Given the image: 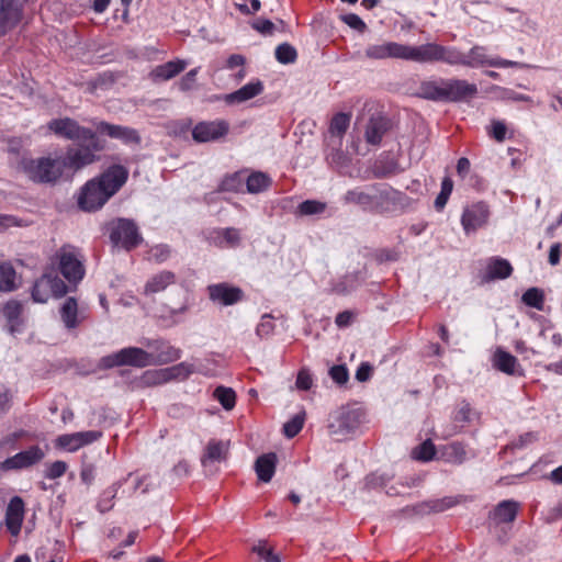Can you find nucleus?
I'll return each mask as SVG.
<instances>
[{
  "label": "nucleus",
  "mask_w": 562,
  "mask_h": 562,
  "mask_svg": "<svg viewBox=\"0 0 562 562\" xmlns=\"http://www.w3.org/2000/svg\"><path fill=\"white\" fill-rule=\"evenodd\" d=\"M175 282L176 274L173 272L168 270L160 271L148 279L144 286V293L146 295H153L162 292Z\"/></svg>",
  "instance_id": "obj_26"
},
{
  "label": "nucleus",
  "mask_w": 562,
  "mask_h": 562,
  "mask_svg": "<svg viewBox=\"0 0 562 562\" xmlns=\"http://www.w3.org/2000/svg\"><path fill=\"white\" fill-rule=\"evenodd\" d=\"M91 164L92 155L89 150L66 149L64 157L24 158L21 161V169L34 183L56 184L61 179H70Z\"/></svg>",
  "instance_id": "obj_1"
},
{
  "label": "nucleus",
  "mask_w": 562,
  "mask_h": 562,
  "mask_svg": "<svg viewBox=\"0 0 562 562\" xmlns=\"http://www.w3.org/2000/svg\"><path fill=\"white\" fill-rule=\"evenodd\" d=\"M273 328L274 324L272 322V317L270 315H263L256 328V333L260 337H267L272 333Z\"/></svg>",
  "instance_id": "obj_61"
},
{
  "label": "nucleus",
  "mask_w": 562,
  "mask_h": 562,
  "mask_svg": "<svg viewBox=\"0 0 562 562\" xmlns=\"http://www.w3.org/2000/svg\"><path fill=\"white\" fill-rule=\"evenodd\" d=\"M513 273V267L507 259L501 257L490 258L483 279L485 281H493L497 279H506Z\"/></svg>",
  "instance_id": "obj_24"
},
{
  "label": "nucleus",
  "mask_w": 562,
  "mask_h": 562,
  "mask_svg": "<svg viewBox=\"0 0 562 562\" xmlns=\"http://www.w3.org/2000/svg\"><path fill=\"white\" fill-rule=\"evenodd\" d=\"M67 464L64 461L53 462L46 470L45 476L49 480H55L65 474Z\"/></svg>",
  "instance_id": "obj_60"
},
{
  "label": "nucleus",
  "mask_w": 562,
  "mask_h": 562,
  "mask_svg": "<svg viewBox=\"0 0 562 562\" xmlns=\"http://www.w3.org/2000/svg\"><path fill=\"white\" fill-rule=\"evenodd\" d=\"M213 396L226 411H231L235 406L236 393L232 387L217 386L214 390Z\"/></svg>",
  "instance_id": "obj_41"
},
{
  "label": "nucleus",
  "mask_w": 562,
  "mask_h": 562,
  "mask_svg": "<svg viewBox=\"0 0 562 562\" xmlns=\"http://www.w3.org/2000/svg\"><path fill=\"white\" fill-rule=\"evenodd\" d=\"M462 65L471 68L490 66L497 68H522L524 64L501 57H491L484 46L474 45L468 54L453 47L452 66Z\"/></svg>",
  "instance_id": "obj_4"
},
{
  "label": "nucleus",
  "mask_w": 562,
  "mask_h": 562,
  "mask_svg": "<svg viewBox=\"0 0 562 562\" xmlns=\"http://www.w3.org/2000/svg\"><path fill=\"white\" fill-rule=\"evenodd\" d=\"M304 425V413L294 415L283 425V434L288 438L295 437Z\"/></svg>",
  "instance_id": "obj_50"
},
{
  "label": "nucleus",
  "mask_w": 562,
  "mask_h": 562,
  "mask_svg": "<svg viewBox=\"0 0 562 562\" xmlns=\"http://www.w3.org/2000/svg\"><path fill=\"white\" fill-rule=\"evenodd\" d=\"M521 301L530 307L538 311H543L544 307V294L543 291L538 288L528 289L521 296Z\"/></svg>",
  "instance_id": "obj_40"
},
{
  "label": "nucleus",
  "mask_w": 562,
  "mask_h": 562,
  "mask_svg": "<svg viewBox=\"0 0 562 562\" xmlns=\"http://www.w3.org/2000/svg\"><path fill=\"white\" fill-rule=\"evenodd\" d=\"M247 192L257 194L266 191L271 186V178L262 171L251 172L245 180Z\"/></svg>",
  "instance_id": "obj_32"
},
{
  "label": "nucleus",
  "mask_w": 562,
  "mask_h": 562,
  "mask_svg": "<svg viewBox=\"0 0 562 562\" xmlns=\"http://www.w3.org/2000/svg\"><path fill=\"white\" fill-rule=\"evenodd\" d=\"M44 457L45 453L38 446H32L31 448L5 459L0 463V468L4 471L20 470L38 463Z\"/></svg>",
  "instance_id": "obj_16"
},
{
  "label": "nucleus",
  "mask_w": 562,
  "mask_h": 562,
  "mask_svg": "<svg viewBox=\"0 0 562 562\" xmlns=\"http://www.w3.org/2000/svg\"><path fill=\"white\" fill-rule=\"evenodd\" d=\"M128 170L121 165L110 166L98 178L91 179L80 189L78 207L85 212L100 210L127 181Z\"/></svg>",
  "instance_id": "obj_2"
},
{
  "label": "nucleus",
  "mask_w": 562,
  "mask_h": 562,
  "mask_svg": "<svg viewBox=\"0 0 562 562\" xmlns=\"http://www.w3.org/2000/svg\"><path fill=\"white\" fill-rule=\"evenodd\" d=\"M24 519V502L20 496H14L10 499L5 510V527L10 533L16 537L22 527Z\"/></svg>",
  "instance_id": "obj_19"
},
{
  "label": "nucleus",
  "mask_w": 562,
  "mask_h": 562,
  "mask_svg": "<svg viewBox=\"0 0 562 562\" xmlns=\"http://www.w3.org/2000/svg\"><path fill=\"white\" fill-rule=\"evenodd\" d=\"M153 349L154 366L173 362L181 357V350L164 340H154L147 344Z\"/></svg>",
  "instance_id": "obj_20"
},
{
  "label": "nucleus",
  "mask_w": 562,
  "mask_h": 562,
  "mask_svg": "<svg viewBox=\"0 0 562 562\" xmlns=\"http://www.w3.org/2000/svg\"><path fill=\"white\" fill-rule=\"evenodd\" d=\"M21 313L22 305L18 301H10L3 307V314L11 324H14L19 321Z\"/></svg>",
  "instance_id": "obj_54"
},
{
  "label": "nucleus",
  "mask_w": 562,
  "mask_h": 562,
  "mask_svg": "<svg viewBox=\"0 0 562 562\" xmlns=\"http://www.w3.org/2000/svg\"><path fill=\"white\" fill-rule=\"evenodd\" d=\"M23 225V221L14 215L0 214V233H3L12 227H20Z\"/></svg>",
  "instance_id": "obj_59"
},
{
  "label": "nucleus",
  "mask_w": 562,
  "mask_h": 562,
  "mask_svg": "<svg viewBox=\"0 0 562 562\" xmlns=\"http://www.w3.org/2000/svg\"><path fill=\"white\" fill-rule=\"evenodd\" d=\"M488 217L490 209L484 202H477L464 207L461 224L465 234H470L483 227L487 223Z\"/></svg>",
  "instance_id": "obj_13"
},
{
  "label": "nucleus",
  "mask_w": 562,
  "mask_h": 562,
  "mask_svg": "<svg viewBox=\"0 0 562 562\" xmlns=\"http://www.w3.org/2000/svg\"><path fill=\"white\" fill-rule=\"evenodd\" d=\"M244 180L245 178L241 172H235L226 176L222 180L220 188L222 191L238 192L243 188Z\"/></svg>",
  "instance_id": "obj_48"
},
{
  "label": "nucleus",
  "mask_w": 562,
  "mask_h": 562,
  "mask_svg": "<svg viewBox=\"0 0 562 562\" xmlns=\"http://www.w3.org/2000/svg\"><path fill=\"white\" fill-rule=\"evenodd\" d=\"M15 289V270L10 263L0 265V291L10 292Z\"/></svg>",
  "instance_id": "obj_38"
},
{
  "label": "nucleus",
  "mask_w": 562,
  "mask_h": 562,
  "mask_svg": "<svg viewBox=\"0 0 562 562\" xmlns=\"http://www.w3.org/2000/svg\"><path fill=\"white\" fill-rule=\"evenodd\" d=\"M359 409L340 407L333 412L328 418V434L336 441H344L352 437L361 424Z\"/></svg>",
  "instance_id": "obj_5"
},
{
  "label": "nucleus",
  "mask_w": 562,
  "mask_h": 562,
  "mask_svg": "<svg viewBox=\"0 0 562 562\" xmlns=\"http://www.w3.org/2000/svg\"><path fill=\"white\" fill-rule=\"evenodd\" d=\"M131 366L145 368L154 366L153 355L137 347L122 348L116 352L106 355L99 360L98 367L102 370L114 367Z\"/></svg>",
  "instance_id": "obj_6"
},
{
  "label": "nucleus",
  "mask_w": 562,
  "mask_h": 562,
  "mask_svg": "<svg viewBox=\"0 0 562 562\" xmlns=\"http://www.w3.org/2000/svg\"><path fill=\"white\" fill-rule=\"evenodd\" d=\"M22 18V8L16 0H0V36L14 29Z\"/></svg>",
  "instance_id": "obj_17"
},
{
  "label": "nucleus",
  "mask_w": 562,
  "mask_h": 562,
  "mask_svg": "<svg viewBox=\"0 0 562 562\" xmlns=\"http://www.w3.org/2000/svg\"><path fill=\"white\" fill-rule=\"evenodd\" d=\"M397 164L394 160L383 162L382 160L376 161L375 175L378 178H385L396 172Z\"/></svg>",
  "instance_id": "obj_55"
},
{
  "label": "nucleus",
  "mask_w": 562,
  "mask_h": 562,
  "mask_svg": "<svg viewBox=\"0 0 562 562\" xmlns=\"http://www.w3.org/2000/svg\"><path fill=\"white\" fill-rule=\"evenodd\" d=\"M216 239L220 246L237 247L240 244L239 229L235 227L222 228L216 232Z\"/></svg>",
  "instance_id": "obj_37"
},
{
  "label": "nucleus",
  "mask_w": 562,
  "mask_h": 562,
  "mask_svg": "<svg viewBox=\"0 0 562 562\" xmlns=\"http://www.w3.org/2000/svg\"><path fill=\"white\" fill-rule=\"evenodd\" d=\"M56 446L69 452H74L82 447V441L79 440L77 432L65 434L56 439Z\"/></svg>",
  "instance_id": "obj_46"
},
{
  "label": "nucleus",
  "mask_w": 562,
  "mask_h": 562,
  "mask_svg": "<svg viewBox=\"0 0 562 562\" xmlns=\"http://www.w3.org/2000/svg\"><path fill=\"white\" fill-rule=\"evenodd\" d=\"M276 59L283 65L293 64L297 58L296 49L289 43H282L277 46Z\"/></svg>",
  "instance_id": "obj_44"
},
{
  "label": "nucleus",
  "mask_w": 562,
  "mask_h": 562,
  "mask_svg": "<svg viewBox=\"0 0 562 562\" xmlns=\"http://www.w3.org/2000/svg\"><path fill=\"white\" fill-rule=\"evenodd\" d=\"M445 101L465 102L477 94L475 83H470L463 79H445Z\"/></svg>",
  "instance_id": "obj_14"
},
{
  "label": "nucleus",
  "mask_w": 562,
  "mask_h": 562,
  "mask_svg": "<svg viewBox=\"0 0 562 562\" xmlns=\"http://www.w3.org/2000/svg\"><path fill=\"white\" fill-rule=\"evenodd\" d=\"M378 184L356 187L348 190L341 198L344 204H353L363 211H375Z\"/></svg>",
  "instance_id": "obj_12"
},
{
  "label": "nucleus",
  "mask_w": 562,
  "mask_h": 562,
  "mask_svg": "<svg viewBox=\"0 0 562 562\" xmlns=\"http://www.w3.org/2000/svg\"><path fill=\"white\" fill-rule=\"evenodd\" d=\"M123 481H117L102 492L97 503V509L100 513H106L114 506L113 499L115 498L119 488L122 486Z\"/></svg>",
  "instance_id": "obj_34"
},
{
  "label": "nucleus",
  "mask_w": 562,
  "mask_h": 562,
  "mask_svg": "<svg viewBox=\"0 0 562 562\" xmlns=\"http://www.w3.org/2000/svg\"><path fill=\"white\" fill-rule=\"evenodd\" d=\"M296 387L299 390L307 391L312 387L313 379L308 371L301 370L296 378Z\"/></svg>",
  "instance_id": "obj_64"
},
{
  "label": "nucleus",
  "mask_w": 562,
  "mask_h": 562,
  "mask_svg": "<svg viewBox=\"0 0 562 562\" xmlns=\"http://www.w3.org/2000/svg\"><path fill=\"white\" fill-rule=\"evenodd\" d=\"M142 381L145 385H157L168 382L166 368L144 372Z\"/></svg>",
  "instance_id": "obj_51"
},
{
  "label": "nucleus",
  "mask_w": 562,
  "mask_h": 562,
  "mask_svg": "<svg viewBox=\"0 0 562 562\" xmlns=\"http://www.w3.org/2000/svg\"><path fill=\"white\" fill-rule=\"evenodd\" d=\"M251 26L262 35H271L274 31V24L268 19H257Z\"/></svg>",
  "instance_id": "obj_63"
},
{
  "label": "nucleus",
  "mask_w": 562,
  "mask_h": 562,
  "mask_svg": "<svg viewBox=\"0 0 562 562\" xmlns=\"http://www.w3.org/2000/svg\"><path fill=\"white\" fill-rule=\"evenodd\" d=\"M507 127L504 122L498 120H493L491 123V131L488 132L490 136H492L496 142L502 143L506 138Z\"/></svg>",
  "instance_id": "obj_56"
},
{
  "label": "nucleus",
  "mask_w": 562,
  "mask_h": 562,
  "mask_svg": "<svg viewBox=\"0 0 562 562\" xmlns=\"http://www.w3.org/2000/svg\"><path fill=\"white\" fill-rule=\"evenodd\" d=\"M194 371V368L192 364L190 363H187V362H181V363H178L176 366H172V367H169V368H166V373H167V378H168V381H171V380H186L187 378L190 376V374H192Z\"/></svg>",
  "instance_id": "obj_43"
},
{
  "label": "nucleus",
  "mask_w": 562,
  "mask_h": 562,
  "mask_svg": "<svg viewBox=\"0 0 562 562\" xmlns=\"http://www.w3.org/2000/svg\"><path fill=\"white\" fill-rule=\"evenodd\" d=\"M228 450L227 443L224 441L211 440L205 449V453L202 458L203 467H206L209 462H220L226 458Z\"/></svg>",
  "instance_id": "obj_33"
},
{
  "label": "nucleus",
  "mask_w": 562,
  "mask_h": 562,
  "mask_svg": "<svg viewBox=\"0 0 562 562\" xmlns=\"http://www.w3.org/2000/svg\"><path fill=\"white\" fill-rule=\"evenodd\" d=\"M519 503L513 499L502 501L497 504L490 517L496 522H513L516 519Z\"/></svg>",
  "instance_id": "obj_30"
},
{
  "label": "nucleus",
  "mask_w": 562,
  "mask_h": 562,
  "mask_svg": "<svg viewBox=\"0 0 562 562\" xmlns=\"http://www.w3.org/2000/svg\"><path fill=\"white\" fill-rule=\"evenodd\" d=\"M436 448L435 445L430 439L425 440L423 443L417 446L413 452L412 456L414 459L419 461H430L435 457Z\"/></svg>",
  "instance_id": "obj_45"
},
{
  "label": "nucleus",
  "mask_w": 562,
  "mask_h": 562,
  "mask_svg": "<svg viewBox=\"0 0 562 562\" xmlns=\"http://www.w3.org/2000/svg\"><path fill=\"white\" fill-rule=\"evenodd\" d=\"M445 79L425 80L418 88L417 95L431 101H445Z\"/></svg>",
  "instance_id": "obj_29"
},
{
  "label": "nucleus",
  "mask_w": 562,
  "mask_h": 562,
  "mask_svg": "<svg viewBox=\"0 0 562 562\" xmlns=\"http://www.w3.org/2000/svg\"><path fill=\"white\" fill-rule=\"evenodd\" d=\"M341 20L349 27H351L360 33L364 32L367 29L366 23L362 21V19L358 14H355V13L345 14V15H341Z\"/></svg>",
  "instance_id": "obj_57"
},
{
  "label": "nucleus",
  "mask_w": 562,
  "mask_h": 562,
  "mask_svg": "<svg viewBox=\"0 0 562 562\" xmlns=\"http://www.w3.org/2000/svg\"><path fill=\"white\" fill-rule=\"evenodd\" d=\"M58 269L69 283H78L85 276V268L79 252L72 246H63L58 252Z\"/></svg>",
  "instance_id": "obj_8"
},
{
  "label": "nucleus",
  "mask_w": 562,
  "mask_h": 562,
  "mask_svg": "<svg viewBox=\"0 0 562 562\" xmlns=\"http://www.w3.org/2000/svg\"><path fill=\"white\" fill-rule=\"evenodd\" d=\"M229 132V124L225 120L202 121L192 128V138L195 143L216 142Z\"/></svg>",
  "instance_id": "obj_11"
},
{
  "label": "nucleus",
  "mask_w": 562,
  "mask_h": 562,
  "mask_svg": "<svg viewBox=\"0 0 562 562\" xmlns=\"http://www.w3.org/2000/svg\"><path fill=\"white\" fill-rule=\"evenodd\" d=\"M44 277H47V281H49V293L55 297H63L68 292V286L66 283L58 278L57 276H52L45 273Z\"/></svg>",
  "instance_id": "obj_52"
},
{
  "label": "nucleus",
  "mask_w": 562,
  "mask_h": 562,
  "mask_svg": "<svg viewBox=\"0 0 562 562\" xmlns=\"http://www.w3.org/2000/svg\"><path fill=\"white\" fill-rule=\"evenodd\" d=\"M443 457L449 463L462 464L468 458L465 446L458 441L451 442L445 447Z\"/></svg>",
  "instance_id": "obj_35"
},
{
  "label": "nucleus",
  "mask_w": 562,
  "mask_h": 562,
  "mask_svg": "<svg viewBox=\"0 0 562 562\" xmlns=\"http://www.w3.org/2000/svg\"><path fill=\"white\" fill-rule=\"evenodd\" d=\"M488 91L491 93H494L495 98L498 100H502V101H508V100L517 101V102H531L532 101L531 97H529L527 94H521V93L514 91L513 89L504 88V87L496 86V85L491 86Z\"/></svg>",
  "instance_id": "obj_36"
},
{
  "label": "nucleus",
  "mask_w": 562,
  "mask_h": 562,
  "mask_svg": "<svg viewBox=\"0 0 562 562\" xmlns=\"http://www.w3.org/2000/svg\"><path fill=\"white\" fill-rule=\"evenodd\" d=\"M207 293L212 302L223 306L234 305L244 299V291L240 288L226 282L210 284Z\"/></svg>",
  "instance_id": "obj_15"
},
{
  "label": "nucleus",
  "mask_w": 562,
  "mask_h": 562,
  "mask_svg": "<svg viewBox=\"0 0 562 562\" xmlns=\"http://www.w3.org/2000/svg\"><path fill=\"white\" fill-rule=\"evenodd\" d=\"M452 57L453 47L437 43H426L418 46L404 44L403 60L420 64L441 61L452 66Z\"/></svg>",
  "instance_id": "obj_7"
},
{
  "label": "nucleus",
  "mask_w": 562,
  "mask_h": 562,
  "mask_svg": "<svg viewBox=\"0 0 562 562\" xmlns=\"http://www.w3.org/2000/svg\"><path fill=\"white\" fill-rule=\"evenodd\" d=\"M277 461V454L273 452L265 453L257 458L255 471L261 482L268 483L271 481L276 472Z\"/></svg>",
  "instance_id": "obj_27"
},
{
  "label": "nucleus",
  "mask_w": 562,
  "mask_h": 562,
  "mask_svg": "<svg viewBox=\"0 0 562 562\" xmlns=\"http://www.w3.org/2000/svg\"><path fill=\"white\" fill-rule=\"evenodd\" d=\"M32 299L36 303H46L50 296L49 281L44 274L37 279L32 288Z\"/></svg>",
  "instance_id": "obj_39"
},
{
  "label": "nucleus",
  "mask_w": 562,
  "mask_h": 562,
  "mask_svg": "<svg viewBox=\"0 0 562 562\" xmlns=\"http://www.w3.org/2000/svg\"><path fill=\"white\" fill-rule=\"evenodd\" d=\"M493 367L508 375H522L524 370L518 359L502 348H497L493 356Z\"/></svg>",
  "instance_id": "obj_21"
},
{
  "label": "nucleus",
  "mask_w": 562,
  "mask_h": 562,
  "mask_svg": "<svg viewBox=\"0 0 562 562\" xmlns=\"http://www.w3.org/2000/svg\"><path fill=\"white\" fill-rule=\"evenodd\" d=\"M60 318L67 329H75L79 326L78 303L75 297H67L59 307Z\"/></svg>",
  "instance_id": "obj_31"
},
{
  "label": "nucleus",
  "mask_w": 562,
  "mask_h": 562,
  "mask_svg": "<svg viewBox=\"0 0 562 562\" xmlns=\"http://www.w3.org/2000/svg\"><path fill=\"white\" fill-rule=\"evenodd\" d=\"M414 200L404 192L393 189L392 187L378 184L376 207L379 212H395L409 209L414 204Z\"/></svg>",
  "instance_id": "obj_9"
},
{
  "label": "nucleus",
  "mask_w": 562,
  "mask_h": 562,
  "mask_svg": "<svg viewBox=\"0 0 562 562\" xmlns=\"http://www.w3.org/2000/svg\"><path fill=\"white\" fill-rule=\"evenodd\" d=\"M452 189L453 181L449 177L443 178L441 182L440 192L435 200V207L438 211L442 210L446 206L448 199L452 192Z\"/></svg>",
  "instance_id": "obj_49"
},
{
  "label": "nucleus",
  "mask_w": 562,
  "mask_h": 562,
  "mask_svg": "<svg viewBox=\"0 0 562 562\" xmlns=\"http://www.w3.org/2000/svg\"><path fill=\"white\" fill-rule=\"evenodd\" d=\"M263 91V85L261 81H252L243 86L240 89L227 94L225 101L227 103H241L248 101Z\"/></svg>",
  "instance_id": "obj_28"
},
{
  "label": "nucleus",
  "mask_w": 562,
  "mask_h": 562,
  "mask_svg": "<svg viewBox=\"0 0 562 562\" xmlns=\"http://www.w3.org/2000/svg\"><path fill=\"white\" fill-rule=\"evenodd\" d=\"M170 248L167 245H157L149 250L150 258L157 262L166 261L170 256Z\"/></svg>",
  "instance_id": "obj_62"
},
{
  "label": "nucleus",
  "mask_w": 562,
  "mask_h": 562,
  "mask_svg": "<svg viewBox=\"0 0 562 562\" xmlns=\"http://www.w3.org/2000/svg\"><path fill=\"white\" fill-rule=\"evenodd\" d=\"M329 375L337 384L342 385L348 381V370L344 364L334 366L329 369Z\"/></svg>",
  "instance_id": "obj_58"
},
{
  "label": "nucleus",
  "mask_w": 562,
  "mask_h": 562,
  "mask_svg": "<svg viewBox=\"0 0 562 562\" xmlns=\"http://www.w3.org/2000/svg\"><path fill=\"white\" fill-rule=\"evenodd\" d=\"M327 205L325 202L317 200H305L297 206V214L301 216L317 215L325 212Z\"/></svg>",
  "instance_id": "obj_42"
},
{
  "label": "nucleus",
  "mask_w": 562,
  "mask_h": 562,
  "mask_svg": "<svg viewBox=\"0 0 562 562\" xmlns=\"http://www.w3.org/2000/svg\"><path fill=\"white\" fill-rule=\"evenodd\" d=\"M47 128L60 138L78 142V146H68L66 149L89 150L92 155V164L98 160L97 153L104 148L94 131L81 126L74 119H54L47 123Z\"/></svg>",
  "instance_id": "obj_3"
},
{
  "label": "nucleus",
  "mask_w": 562,
  "mask_h": 562,
  "mask_svg": "<svg viewBox=\"0 0 562 562\" xmlns=\"http://www.w3.org/2000/svg\"><path fill=\"white\" fill-rule=\"evenodd\" d=\"M349 123V115H347L346 113H338L331 119L329 131L333 135L341 137L346 133Z\"/></svg>",
  "instance_id": "obj_47"
},
{
  "label": "nucleus",
  "mask_w": 562,
  "mask_h": 562,
  "mask_svg": "<svg viewBox=\"0 0 562 562\" xmlns=\"http://www.w3.org/2000/svg\"><path fill=\"white\" fill-rule=\"evenodd\" d=\"M187 67V63L181 59L170 60L162 65L156 66L150 71V78L154 82L167 81L175 78Z\"/></svg>",
  "instance_id": "obj_23"
},
{
  "label": "nucleus",
  "mask_w": 562,
  "mask_h": 562,
  "mask_svg": "<svg viewBox=\"0 0 562 562\" xmlns=\"http://www.w3.org/2000/svg\"><path fill=\"white\" fill-rule=\"evenodd\" d=\"M110 238L114 245H121L126 250L137 247L143 241L137 225L128 218H119L113 223Z\"/></svg>",
  "instance_id": "obj_10"
},
{
  "label": "nucleus",
  "mask_w": 562,
  "mask_h": 562,
  "mask_svg": "<svg viewBox=\"0 0 562 562\" xmlns=\"http://www.w3.org/2000/svg\"><path fill=\"white\" fill-rule=\"evenodd\" d=\"M97 131L106 134L111 138L121 139L125 143L138 144L140 142L137 131L127 126L100 122L97 124Z\"/></svg>",
  "instance_id": "obj_22"
},
{
  "label": "nucleus",
  "mask_w": 562,
  "mask_h": 562,
  "mask_svg": "<svg viewBox=\"0 0 562 562\" xmlns=\"http://www.w3.org/2000/svg\"><path fill=\"white\" fill-rule=\"evenodd\" d=\"M389 128L390 122L385 117H371L364 132L366 142L371 145H379Z\"/></svg>",
  "instance_id": "obj_25"
},
{
  "label": "nucleus",
  "mask_w": 562,
  "mask_h": 562,
  "mask_svg": "<svg viewBox=\"0 0 562 562\" xmlns=\"http://www.w3.org/2000/svg\"><path fill=\"white\" fill-rule=\"evenodd\" d=\"M458 503L456 497H443L441 499L425 503L423 506L427 507L430 512H443Z\"/></svg>",
  "instance_id": "obj_53"
},
{
  "label": "nucleus",
  "mask_w": 562,
  "mask_h": 562,
  "mask_svg": "<svg viewBox=\"0 0 562 562\" xmlns=\"http://www.w3.org/2000/svg\"><path fill=\"white\" fill-rule=\"evenodd\" d=\"M404 44L397 42H381L368 45L364 56L368 59H403Z\"/></svg>",
  "instance_id": "obj_18"
}]
</instances>
